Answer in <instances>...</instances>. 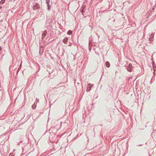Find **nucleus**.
Segmentation results:
<instances>
[{
  "label": "nucleus",
  "mask_w": 156,
  "mask_h": 156,
  "mask_svg": "<svg viewBox=\"0 0 156 156\" xmlns=\"http://www.w3.org/2000/svg\"><path fill=\"white\" fill-rule=\"evenodd\" d=\"M149 40H150V38H149Z\"/></svg>",
  "instance_id": "obj_19"
},
{
  "label": "nucleus",
  "mask_w": 156,
  "mask_h": 156,
  "mask_svg": "<svg viewBox=\"0 0 156 156\" xmlns=\"http://www.w3.org/2000/svg\"><path fill=\"white\" fill-rule=\"evenodd\" d=\"M47 34V31L46 30H45L43 32V34H42V38H44L45 37V36Z\"/></svg>",
  "instance_id": "obj_3"
},
{
  "label": "nucleus",
  "mask_w": 156,
  "mask_h": 156,
  "mask_svg": "<svg viewBox=\"0 0 156 156\" xmlns=\"http://www.w3.org/2000/svg\"><path fill=\"white\" fill-rule=\"evenodd\" d=\"M90 84H89L88 86V87L87 88V91H90V90H91V87H92V86H89L90 85Z\"/></svg>",
  "instance_id": "obj_4"
},
{
  "label": "nucleus",
  "mask_w": 156,
  "mask_h": 156,
  "mask_svg": "<svg viewBox=\"0 0 156 156\" xmlns=\"http://www.w3.org/2000/svg\"><path fill=\"white\" fill-rule=\"evenodd\" d=\"M19 70H20V69H19V70H18V71H17V72H18V71H19Z\"/></svg>",
  "instance_id": "obj_18"
},
{
  "label": "nucleus",
  "mask_w": 156,
  "mask_h": 156,
  "mask_svg": "<svg viewBox=\"0 0 156 156\" xmlns=\"http://www.w3.org/2000/svg\"><path fill=\"white\" fill-rule=\"evenodd\" d=\"M55 128V127H52L51 129L50 130H52L53 129H54Z\"/></svg>",
  "instance_id": "obj_14"
},
{
  "label": "nucleus",
  "mask_w": 156,
  "mask_h": 156,
  "mask_svg": "<svg viewBox=\"0 0 156 156\" xmlns=\"http://www.w3.org/2000/svg\"><path fill=\"white\" fill-rule=\"evenodd\" d=\"M154 34H152L151 35V36L152 38L153 37H154Z\"/></svg>",
  "instance_id": "obj_13"
},
{
  "label": "nucleus",
  "mask_w": 156,
  "mask_h": 156,
  "mask_svg": "<svg viewBox=\"0 0 156 156\" xmlns=\"http://www.w3.org/2000/svg\"><path fill=\"white\" fill-rule=\"evenodd\" d=\"M68 38H65L63 40V42L65 44H66L67 42Z\"/></svg>",
  "instance_id": "obj_5"
},
{
  "label": "nucleus",
  "mask_w": 156,
  "mask_h": 156,
  "mask_svg": "<svg viewBox=\"0 0 156 156\" xmlns=\"http://www.w3.org/2000/svg\"><path fill=\"white\" fill-rule=\"evenodd\" d=\"M154 76H153L152 77V78H151V81H150V82L151 83H152V80H154Z\"/></svg>",
  "instance_id": "obj_12"
},
{
  "label": "nucleus",
  "mask_w": 156,
  "mask_h": 156,
  "mask_svg": "<svg viewBox=\"0 0 156 156\" xmlns=\"http://www.w3.org/2000/svg\"><path fill=\"white\" fill-rule=\"evenodd\" d=\"M2 8V6L0 5V9H1Z\"/></svg>",
  "instance_id": "obj_15"
},
{
  "label": "nucleus",
  "mask_w": 156,
  "mask_h": 156,
  "mask_svg": "<svg viewBox=\"0 0 156 156\" xmlns=\"http://www.w3.org/2000/svg\"><path fill=\"white\" fill-rule=\"evenodd\" d=\"M40 7V5L38 4H36L35 5H34L33 7L34 10H36L37 9L39 8Z\"/></svg>",
  "instance_id": "obj_2"
},
{
  "label": "nucleus",
  "mask_w": 156,
  "mask_h": 156,
  "mask_svg": "<svg viewBox=\"0 0 156 156\" xmlns=\"http://www.w3.org/2000/svg\"><path fill=\"white\" fill-rule=\"evenodd\" d=\"M106 66L107 67H109L110 66V64L108 62H106L105 63Z\"/></svg>",
  "instance_id": "obj_6"
},
{
  "label": "nucleus",
  "mask_w": 156,
  "mask_h": 156,
  "mask_svg": "<svg viewBox=\"0 0 156 156\" xmlns=\"http://www.w3.org/2000/svg\"><path fill=\"white\" fill-rule=\"evenodd\" d=\"M95 53L97 55H99L98 53V52H95Z\"/></svg>",
  "instance_id": "obj_17"
},
{
  "label": "nucleus",
  "mask_w": 156,
  "mask_h": 156,
  "mask_svg": "<svg viewBox=\"0 0 156 156\" xmlns=\"http://www.w3.org/2000/svg\"><path fill=\"white\" fill-rule=\"evenodd\" d=\"M5 1V0H2V1L0 2V4H2L4 3Z\"/></svg>",
  "instance_id": "obj_9"
},
{
  "label": "nucleus",
  "mask_w": 156,
  "mask_h": 156,
  "mask_svg": "<svg viewBox=\"0 0 156 156\" xmlns=\"http://www.w3.org/2000/svg\"><path fill=\"white\" fill-rule=\"evenodd\" d=\"M89 51H90L91 50V48L90 47V41H89Z\"/></svg>",
  "instance_id": "obj_11"
},
{
  "label": "nucleus",
  "mask_w": 156,
  "mask_h": 156,
  "mask_svg": "<svg viewBox=\"0 0 156 156\" xmlns=\"http://www.w3.org/2000/svg\"><path fill=\"white\" fill-rule=\"evenodd\" d=\"M132 64L131 63H129V64L128 66L127 67V68H126L127 69V70L129 72H131L132 71Z\"/></svg>",
  "instance_id": "obj_1"
},
{
  "label": "nucleus",
  "mask_w": 156,
  "mask_h": 156,
  "mask_svg": "<svg viewBox=\"0 0 156 156\" xmlns=\"http://www.w3.org/2000/svg\"><path fill=\"white\" fill-rule=\"evenodd\" d=\"M2 49V48L0 46V51H1V50Z\"/></svg>",
  "instance_id": "obj_16"
},
{
  "label": "nucleus",
  "mask_w": 156,
  "mask_h": 156,
  "mask_svg": "<svg viewBox=\"0 0 156 156\" xmlns=\"http://www.w3.org/2000/svg\"><path fill=\"white\" fill-rule=\"evenodd\" d=\"M46 2L47 4H49L50 0H46Z\"/></svg>",
  "instance_id": "obj_10"
},
{
  "label": "nucleus",
  "mask_w": 156,
  "mask_h": 156,
  "mask_svg": "<svg viewBox=\"0 0 156 156\" xmlns=\"http://www.w3.org/2000/svg\"><path fill=\"white\" fill-rule=\"evenodd\" d=\"M47 7H48V10L49 11H50V6L49 5V4H47Z\"/></svg>",
  "instance_id": "obj_8"
},
{
  "label": "nucleus",
  "mask_w": 156,
  "mask_h": 156,
  "mask_svg": "<svg viewBox=\"0 0 156 156\" xmlns=\"http://www.w3.org/2000/svg\"><path fill=\"white\" fill-rule=\"evenodd\" d=\"M72 31L71 30H69L68 31L67 34L69 35H70L72 34Z\"/></svg>",
  "instance_id": "obj_7"
}]
</instances>
